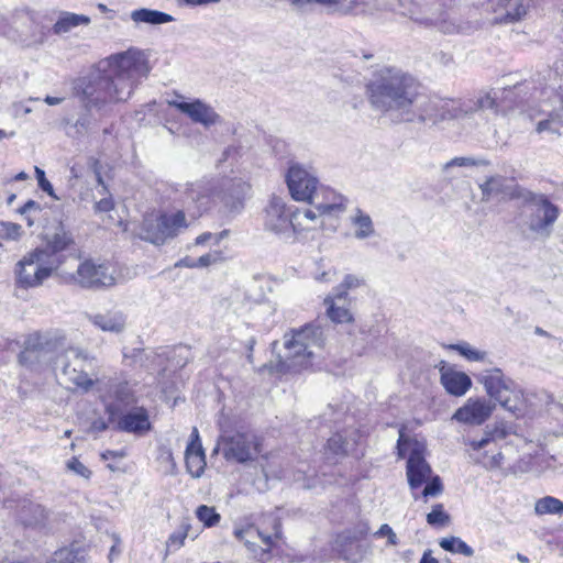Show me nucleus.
<instances>
[{
  "label": "nucleus",
  "mask_w": 563,
  "mask_h": 563,
  "mask_svg": "<svg viewBox=\"0 0 563 563\" xmlns=\"http://www.w3.org/2000/svg\"><path fill=\"white\" fill-rule=\"evenodd\" d=\"M150 71L146 53L132 47L101 59L86 76L79 77L74 89L85 112L75 123L77 130H90L99 121L96 114L103 117L112 104L129 100Z\"/></svg>",
  "instance_id": "1"
},
{
  "label": "nucleus",
  "mask_w": 563,
  "mask_h": 563,
  "mask_svg": "<svg viewBox=\"0 0 563 563\" xmlns=\"http://www.w3.org/2000/svg\"><path fill=\"white\" fill-rule=\"evenodd\" d=\"M496 93L492 90L479 91L466 99H441L429 97L417 90L410 114H406L402 122H419L427 125H438L448 120H456L464 125L473 126L476 118H482L486 110L498 112Z\"/></svg>",
  "instance_id": "2"
},
{
  "label": "nucleus",
  "mask_w": 563,
  "mask_h": 563,
  "mask_svg": "<svg viewBox=\"0 0 563 563\" xmlns=\"http://www.w3.org/2000/svg\"><path fill=\"white\" fill-rule=\"evenodd\" d=\"M419 88L415 78L399 68L384 66L373 73L366 84L369 104L376 111L404 121Z\"/></svg>",
  "instance_id": "3"
},
{
  "label": "nucleus",
  "mask_w": 563,
  "mask_h": 563,
  "mask_svg": "<svg viewBox=\"0 0 563 563\" xmlns=\"http://www.w3.org/2000/svg\"><path fill=\"white\" fill-rule=\"evenodd\" d=\"M250 189V185L241 178L200 179L179 185L175 199L192 217L201 214L216 200H220L230 212L235 213L243 209Z\"/></svg>",
  "instance_id": "4"
},
{
  "label": "nucleus",
  "mask_w": 563,
  "mask_h": 563,
  "mask_svg": "<svg viewBox=\"0 0 563 563\" xmlns=\"http://www.w3.org/2000/svg\"><path fill=\"white\" fill-rule=\"evenodd\" d=\"M284 339L285 352L279 361V372L284 373L310 367L324 343L322 329L312 324L291 330Z\"/></svg>",
  "instance_id": "5"
},
{
  "label": "nucleus",
  "mask_w": 563,
  "mask_h": 563,
  "mask_svg": "<svg viewBox=\"0 0 563 563\" xmlns=\"http://www.w3.org/2000/svg\"><path fill=\"white\" fill-rule=\"evenodd\" d=\"M522 205V223L533 234L548 238L552 233L560 210L543 194L527 190L520 199Z\"/></svg>",
  "instance_id": "6"
},
{
  "label": "nucleus",
  "mask_w": 563,
  "mask_h": 563,
  "mask_svg": "<svg viewBox=\"0 0 563 563\" xmlns=\"http://www.w3.org/2000/svg\"><path fill=\"white\" fill-rule=\"evenodd\" d=\"M63 343L60 338L47 334H30L19 354V363L32 372L42 373L55 367V360L59 355Z\"/></svg>",
  "instance_id": "7"
},
{
  "label": "nucleus",
  "mask_w": 563,
  "mask_h": 563,
  "mask_svg": "<svg viewBox=\"0 0 563 563\" xmlns=\"http://www.w3.org/2000/svg\"><path fill=\"white\" fill-rule=\"evenodd\" d=\"M57 269L46 253L34 249L14 266L15 287L25 290L41 287Z\"/></svg>",
  "instance_id": "8"
},
{
  "label": "nucleus",
  "mask_w": 563,
  "mask_h": 563,
  "mask_svg": "<svg viewBox=\"0 0 563 563\" xmlns=\"http://www.w3.org/2000/svg\"><path fill=\"white\" fill-rule=\"evenodd\" d=\"M478 379L484 385L487 394L498 401L503 408L515 415L522 412L525 407L523 395L510 378L505 377L501 369H486L481 373Z\"/></svg>",
  "instance_id": "9"
},
{
  "label": "nucleus",
  "mask_w": 563,
  "mask_h": 563,
  "mask_svg": "<svg viewBox=\"0 0 563 563\" xmlns=\"http://www.w3.org/2000/svg\"><path fill=\"white\" fill-rule=\"evenodd\" d=\"M71 280L85 289H106L124 283L126 278L117 265L85 260L71 275Z\"/></svg>",
  "instance_id": "10"
},
{
  "label": "nucleus",
  "mask_w": 563,
  "mask_h": 563,
  "mask_svg": "<svg viewBox=\"0 0 563 563\" xmlns=\"http://www.w3.org/2000/svg\"><path fill=\"white\" fill-rule=\"evenodd\" d=\"M177 189H179V186L174 189L172 199L175 206L180 209L173 214L163 213L157 217L145 218L140 233L142 240L161 245L168 239L175 238L180 229L187 227L185 218V211L187 210L175 199Z\"/></svg>",
  "instance_id": "11"
},
{
  "label": "nucleus",
  "mask_w": 563,
  "mask_h": 563,
  "mask_svg": "<svg viewBox=\"0 0 563 563\" xmlns=\"http://www.w3.org/2000/svg\"><path fill=\"white\" fill-rule=\"evenodd\" d=\"M264 228L284 239H292L295 234L309 230L294 213V207H288L284 199L273 197L264 210Z\"/></svg>",
  "instance_id": "12"
},
{
  "label": "nucleus",
  "mask_w": 563,
  "mask_h": 563,
  "mask_svg": "<svg viewBox=\"0 0 563 563\" xmlns=\"http://www.w3.org/2000/svg\"><path fill=\"white\" fill-rule=\"evenodd\" d=\"M221 452L229 462L245 463L260 453L257 437L251 431L224 432L218 440L213 452Z\"/></svg>",
  "instance_id": "13"
},
{
  "label": "nucleus",
  "mask_w": 563,
  "mask_h": 563,
  "mask_svg": "<svg viewBox=\"0 0 563 563\" xmlns=\"http://www.w3.org/2000/svg\"><path fill=\"white\" fill-rule=\"evenodd\" d=\"M397 450L399 457H405L408 453L407 478L410 488L416 489L427 483L432 470L423 455L424 445L416 440L406 439L400 431Z\"/></svg>",
  "instance_id": "14"
},
{
  "label": "nucleus",
  "mask_w": 563,
  "mask_h": 563,
  "mask_svg": "<svg viewBox=\"0 0 563 563\" xmlns=\"http://www.w3.org/2000/svg\"><path fill=\"white\" fill-rule=\"evenodd\" d=\"M86 361L87 355L82 351L78 349L64 350L62 346L60 353L55 360L54 368L60 369L66 382L87 391L93 386V380L85 372Z\"/></svg>",
  "instance_id": "15"
},
{
  "label": "nucleus",
  "mask_w": 563,
  "mask_h": 563,
  "mask_svg": "<svg viewBox=\"0 0 563 563\" xmlns=\"http://www.w3.org/2000/svg\"><path fill=\"white\" fill-rule=\"evenodd\" d=\"M286 181L291 197L297 201L305 202L311 198L314 189L319 185L314 173L299 164L289 167Z\"/></svg>",
  "instance_id": "16"
},
{
  "label": "nucleus",
  "mask_w": 563,
  "mask_h": 563,
  "mask_svg": "<svg viewBox=\"0 0 563 563\" xmlns=\"http://www.w3.org/2000/svg\"><path fill=\"white\" fill-rule=\"evenodd\" d=\"M482 191V201L488 202L494 197H500L501 199L519 200L527 192V188L521 187L514 181H509L508 178L501 175H492L487 177L482 184H479Z\"/></svg>",
  "instance_id": "17"
},
{
  "label": "nucleus",
  "mask_w": 563,
  "mask_h": 563,
  "mask_svg": "<svg viewBox=\"0 0 563 563\" xmlns=\"http://www.w3.org/2000/svg\"><path fill=\"white\" fill-rule=\"evenodd\" d=\"M102 398L106 402V412L109 415L110 422H114L121 407H128L136 401L129 383L118 379H111L107 383L106 394L102 395Z\"/></svg>",
  "instance_id": "18"
},
{
  "label": "nucleus",
  "mask_w": 563,
  "mask_h": 563,
  "mask_svg": "<svg viewBox=\"0 0 563 563\" xmlns=\"http://www.w3.org/2000/svg\"><path fill=\"white\" fill-rule=\"evenodd\" d=\"M235 537L243 541L251 554L262 563H269V552L273 547L272 536L264 534L258 528L249 526L234 531Z\"/></svg>",
  "instance_id": "19"
},
{
  "label": "nucleus",
  "mask_w": 563,
  "mask_h": 563,
  "mask_svg": "<svg viewBox=\"0 0 563 563\" xmlns=\"http://www.w3.org/2000/svg\"><path fill=\"white\" fill-rule=\"evenodd\" d=\"M495 406L485 398H468L466 402L459 408L453 419L465 424L479 426L484 423L492 415Z\"/></svg>",
  "instance_id": "20"
},
{
  "label": "nucleus",
  "mask_w": 563,
  "mask_h": 563,
  "mask_svg": "<svg viewBox=\"0 0 563 563\" xmlns=\"http://www.w3.org/2000/svg\"><path fill=\"white\" fill-rule=\"evenodd\" d=\"M170 107L176 108L181 113L186 114L192 122L199 123L206 128H209L219 122L220 115L214 111V109L201 101L200 99H195L191 102L168 100L167 101Z\"/></svg>",
  "instance_id": "21"
},
{
  "label": "nucleus",
  "mask_w": 563,
  "mask_h": 563,
  "mask_svg": "<svg viewBox=\"0 0 563 563\" xmlns=\"http://www.w3.org/2000/svg\"><path fill=\"white\" fill-rule=\"evenodd\" d=\"M495 24H514L520 22L528 14L530 0H494Z\"/></svg>",
  "instance_id": "22"
},
{
  "label": "nucleus",
  "mask_w": 563,
  "mask_h": 563,
  "mask_svg": "<svg viewBox=\"0 0 563 563\" xmlns=\"http://www.w3.org/2000/svg\"><path fill=\"white\" fill-rule=\"evenodd\" d=\"M319 214H339L345 209L344 198L327 186L318 185L308 201Z\"/></svg>",
  "instance_id": "23"
},
{
  "label": "nucleus",
  "mask_w": 563,
  "mask_h": 563,
  "mask_svg": "<svg viewBox=\"0 0 563 563\" xmlns=\"http://www.w3.org/2000/svg\"><path fill=\"white\" fill-rule=\"evenodd\" d=\"M114 422H117V430L134 434H144L152 427L148 412L144 407H135L125 413H119Z\"/></svg>",
  "instance_id": "24"
},
{
  "label": "nucleus",
  "mask_w": 563,
  "mask_h": 563,
  "mask_svg": "<svg viewBox=\"0 0 563 563\" xmlns=\"http://www.w3.org/2000/svg\"><path fill=\"white\" fill-rule=\"evenodd\" d=\"M90 323L99 330L111 333H122L125 330L126 317L122 311L108 310L100 313L87 314Z\"/></svg>",
  "instance_id": "25"
},
{
  "label": "nucleus",
  "mask_w": 563,
  "mask_h": 563,
  "mask_svg": "<svg viewBox=\"0 0 563 563\" xmlns=\"http://www.w3.org/2000/svg\"><path fill=\"white\" fill-rule=\"evenodd\" d=\"M327 314L335 323L351 322L353 316L349 308V298L345 291L333 292L324 299Z\"/></svg>",
  "instance_id": "26"
},
{
  "label": "nucleus",
  "mask_w": 563,
  "mask_h": 563,
  "mask_svg": "<svg viewBox=\"0 0 563 563\" xmlns=\"http://www.w3.org/2000/svg\"><path fill=\"white\" fill-rule=\"evenodd\" d=\"M71 243L73 238L70 233L66 232L63 229H59L54 234L47 238L45 245L35 249L46 253L51 257V261L54 262V265L57 268H59V266L63 263L59 253L66 250Z\"/></svg>",
  "instance_id": "27"
},
{
  "label": "nucleus",
  "mask_w": 563,
  "mask_h": 563,
  "mask_svg": "<svg viewBox=\"0 0 563 563\" xmlns=\"http://www.w3.org/2000/svg\"><path fill=\"white\" fill-rule=\"evenodd\" d=\"M441 384L453 396H463L472 386V380L463 372L453 368H441Z\"/></svg>",
  "instance_id": "28"
},
{
  "label": "nucleus",
  "mask_w": 563,
  "mask_h": 563,
  "mask_svg": "<svg viewBox=\"0 0 563 563\" xmlns=\"http://www.w3.org/2000/svg\"><path fill=\"white\" fill-rule=\"evenodd\" d=\"M18 518L24 526L36 527L45 522L47 512L42 505L24 499L18 507Z\"/></svg>",
  "instance_id": "29"
},
{
  "label": "nucleus",
  "mask_w": 563,
  "mask_h": 563,
  "mask_svg": "<svg viewBox=\"0 0 563 563\" xmlns=\"http://www.w3.org/2000/svg\"><path fill=\"white\" fill-rule=\"evenodd\" d=\"M334 549L340 556L349 563H361L368 553V548L361 544L357 540L340 541V536L334 540Z\"/></svg>",
  "instance_id": "30"
},
{
  "label": "nucleus",
  "mask_w": 563,
  "mask_h": 563,
  "mask_svg": "<svg viewBox=\"0 0 563 563\" xmlns=\"http://www.w3.org/2000/svg\"><path fill=\"white\" fill-rule=\"evenodd\" d=\"M428 21L444 34L464 33L470 29L468 23L462 22L453 11L441 12Z\"/></svg>",
  "instance_id": "31"
},
{
  "label": "nucleus",
  "mask_w": 563,
  "mask_h": 563,
  "mask_svg": "<svg viewBox=\"0 0 563 563\" xmlns=\"http://www.w3.org/2000/svg\"><path fill=\"white\" fill-rule=\"evenodd\" d=\"M350 224L353 228V235L357 240H365L375 234V227L371 216L358 208L350 216Z\"/></svg>",
  "instance_id": "32"
},
{
  "label": "nucleus",
  "mask_w": 563,
  "mask_h": 563,
  "mask_svg": "<svg viewBox=\"0 0 563 563\" xmlns=\"http://www.w3.org/2000/svg\"><path fill=\"white\" fill-rule=\"evenodd\" d=\"M131 20L136 23H145L151 25H158L164 23L173 22L175 19L173 15L152 9H136L131 12Z\"/></svg>",
  "instance_id": "33"
},
{
  "label": "nucleus",
  "mask_w": 563,
  "mask_h": 563,
  "mask_svg": "<svg viewBox=\"0 0 563 563\" xmlns=\"http://www.w3.org/2000/svg\"><path fill=\"white\" fill-rule=\"evenodd\" d=\"M89 23L90 18L85 14L62 12L53 25V32L57 35H62L79 25H88Z\"/></svg>",
  "instance_id": "34"
},
{
  "label": "nucleus",
  "mask_w": 563,
  "mask_h": 563,
  "mask_svg": "<svg viewBox=\"0 0 563 563\" xmlns=\"http://www.w3.org/2000/svg\"><path fill=\"white\" fill-rule=\"evenodd\" d=\"M185 462L188 473L192 477H200L206 467V456L202 448L187 445Z\"/></svg>",
  "instance_id": "35"
},
{
  "label": "nucleus",
  "mask_w": 563,
  "mask_h": 563,
  "mask_svg": "<svg viewBox=\"0 0 563 563\" xmlns=\"http://www.w3.org/2000/svg\"><path fill=\"white\" fill-rule=\"evenodd\" d=\"M534 512L539 516L561 515L563 514V501L553 496L542 497L536 501Z\"/></svg>",
  "instance_id": "36"
},
{
  "label": "nucleus",
  "mask_w": 563,
  "mask_h": 563,
  "mask_svg": "<svg viewBox=\"0 0 563 563\" xmlns=\"http://www.w3.org/2000/svg\"><path fill=\"white\" fill-rule=\"evenodd\" d=\"M439 544L443 550L452 553H460L465 556L474 555V550L457 537L443 538Z\"/></svg>",
  "instance_id": "37"
},
{
  "label": "nucleus",
  "mask_w": 563,
  "mask_h": 563,
  "mask_svg": "<svg viewBox=\"0 0 563 563\" xmlns=\"http://www.w3.org/2000/svg\"><path fill=\"white\" fill-rule=\"evenodd\" d=\"M196 516L208 528L217 526L221 519L216 508L207 505L199 506L196 510Z\"/></svg>",
  "instance_id": "38"
},
{
  "label": "nucleus",
  "mask_w": 563,
  "mask_h": 563,
  "mask_svg": "<svg viewBox=\"0 0 563 563\" xmlns=\"http://www.w3.org/2000/svg\"><path fill=\"white\" fill-rule=\"evenodd\" d=\"M369 526L366 521L357 522L353 528L346 529L339 533L340 541L345 542V540H357L365 538L369 533Z\"/></svg>",
  "instance_id": "39"
},
{
  "label": "nucleus",
  "mask_w": 563,
  "mask_h": 563,
  "mask_svg": "<svg viewBox=\"0 0 563 563\" xmlns=\"http://www.w3.org/2000/svg\"><path fill=\"white\" fill-rule=\"evenodd\" d=\"M450 515L444 511L442 504H437L427 515V522L432 527H444L450 523Z\"/></svg>",
  "instance_id": "40"
},
{
  "label": "nucleus",
  "mask_w": 563,
  "mask_h": 563,
  "mask_svg": "<svg viewBox=\"0 0 563 563\" xmlns=\"http://www.w3.org/2000/svg\"><path fill=\"white\" fill-rule=\"evenodd\" d=\"M489 162L483 158L454 157L443 166V172L449 173L453 167L487 166Z\"/></svg>",
  "instance_id": "41"
},
{
  "label": "nucleus",
  "mask_w": 563,
  "mask_h": 563,
  "mask_svg": "<svg viewBox=\"0 0 563 563\" xmlns=\"http://www.w3.org/2000/svg\"><path fill=\"white\" fill-rule=\"evenodd\" d=\"M349 442L343 438L342 434H333L327 443L325 453L333 455H345L347 453Z\"/></svg>",
  "instance_id": "42"
},
{
  "label": "nucleus",
  "mask_w": 563,
  "mask_h": 563,
  "mask_svg": "<svg viewBox=\"0 0 563 563\" xmlns=\"http://www.w3.org/2000/svg\"><path fill=\"white\" fill-rule=\"evenodd\" d=\"M451 350L457 351L462 356L468 361H483L486 357V352L478 351L471 346L468 343L451 344Z\"/></svg>",
  "instance_id": "43"
},
{
  "label": "nucleus",
  "mask_w": 563,
  "mask_h": 563,
  "mask_svg": "<svg viewBox=\"0 0 563 563\" xmlns=\"http://www.w3.org/2000/svg\"><path fill=\"white\" fill-rule=\"evenodd\" d=\"M474 461L486 470H495L501 467L504 455L501 452L489 454V451H487L482 456L474 457Z\"/></svg>",
  "instance_id": "44"
},
{
  "label": "nucleus",
  "mask_w": 563,
  "mask_h": 563,
  "mask_svg": "<svg viewBox=\"0 0 563 563\" xmlns=\"http://www.w3.org/2000/svg\"><path fill=\"white\" fill-rule=\"evenodd\" d=\"M22 227L18 223L0 221V238L9 241H16L22 236Z\"/></svg>",
  "instance_id": "45"
},
{
  "label": "nucleus",
  "mask_w": 563,
  "mask_h": 563,
  "mask_svg": "<svg viewBox=\"0 0 563 563\" xmlns=\"http://www.w3.org/2000/svg\"><path fill=\"white\" fill-rule=\"evenodd\" d=\"M47 563H85L84 556L67 549L58 550Z\"/></svg>",
  "instance_id": "46"
},
{
  "label": "nucleus",
  "mask_w": 563,
  "mask_h": 563,
  "mask_svg": "<svg viewBox=\"0 0 563 563\" xmlns=\"http://www.w3.org/2000/svg\"><path fill=\"white\" fill-rule=\"evenodd\" d=\"M188 529L189 525L184 522L178 530H176L169 536L167 545L179 549L184 544L185 539L187 538Z\"/></svg>",
  "instance_id": "47"
},
{
  "label": "nucleus",
  "mask_w": 563,
  "mask_h": 563,
  "mask_svg": "<svg viewBox=\"0 0 563 563\" xmlns=\"http://www.w3.org/2000/svg\"><path fill=\"white\" fill-rule=\"evenodd\" d=\"M66 467L68 471L73 472L86 479L90 478V476H91V471L86 465H84L77 457L70 459L66 463Z\"/></svg>",
  "instance_id": "48"
},
{
  "label": "nucleus",
  "mask_w": 563,
  "mask_h": 563,
  "mask_svg": "<svg viewBox=\"0 0 563 563\" xmlns=\"http://www.w3.org/2000/svg\"><path fill=\"white\" fill-rule=\"evenodd\" d=\"M363 284V280L354 275H346L343 282L338 286L333 292L345 291V297L347 298V290L360 287Z\"/></svg>",
  "instance_id": "49"
},
{
  "label": "nucleus",
  "mask_w": 563,
  "mask_h": 563,
  "mask_svg": "<svg viewBox=\"0 0 563 563\" xmlns=\"http://www.w3.org/2000/svg\"><path fill=\"white\" fill-rule=\"evenodd\" d=\"M374 537L376 538H387V545L395 547L398 544V538L396 533L394 532L393 528L384 523L379 527V529L374 533Z\"/></svg>",
  "instance_id": "50"
},
{
  "label": "nucleus",
  "mask_w": 563,
  "mask_h": 563,
  "mask_svg": "<svg viewBox=\"0 0 563 563\" xmlns=\"http://www.w3.org/2000/svg\"><path fill=\"white\" fill-rule=\"evenodd\" d=\"M442 490H443V486H442L441 478L438 475H435L431 478V481L429 483H427L424 489L422 490V496L423 497L437 496V495L441 494Z\"/></svg>",
  "instance_id": "51"
},
{
  "label": "nucleus",
  "mask_w": 563,
  "mask_h": 563,
  "mask_svg": "<svg viewBox=\"0 0 563 563\" xmlns=\"http://www.w3.org/2000/svg\"><path fill=\"white\" fill-rule=\"evenodd\" d=\"M222 239V233L213 234L211 232H205L198 235L195 240V245H205L207 243H211L213 245H218Z\"/></svg>",
  "instance_id": "52"
},
{
  "label": "nucleus",
  "mask_w": 563,
  "mask_h": 563,
  "mask_svg": "<svg viewBox=\"0 0 563 563\" xmlns=\"http://www.w3.org/2000/svg\"><path fill=\"white\" fill-rule=\"evenodd\" d=\"M35 174L38 181L40 188L45 191L49 196H54V189L52 184L46 179L45 173L43 169L35 167Z\"/></svg>",
  "instance_id": "53"
},
{
  "label": "nucleus",
  "mask_w": 563,
  "mask_h": 563,
  "mask_svg": "<svg viewBox=\"0 0 563 563\" xmlns=\"http://www.w3.org/2000/svg\"><path fill=\"white\" fill-rule=\"evenodd\" d=\"M294 213L298 214L299 221H301L305 225H307L305 222L307 220L314 221L318 217H321L322 214H319V212L314 209H303L300 210L297 207H294Z\"/></svg>",
  "instance_id": "54"
},
{
  "label": "nucleus",
  "mask_w": 563,
  "mask_h": 563,
  "mask_svg": "<svg viewBox=\"0 0 563 563\" xmlns=\"http://www.w3.org/2000/svg\"><path fill=\"white\" fill-rule=\"evenodd\" d=\"M220 260V254L218 252L207 253L197 258L198 267H208L213 263H217Z\"/></svg>",
  "instance_id": "55"
},
{
  "label": "nucleus",
  "mask_w": 563,
  "mask_h": 563,
  "mask_svg": "<svg viewBox=\"0 0 563 563\" xmlns=\"http://www.w3.org/2000/svg\"><path fill=\"white\" fill-rule=\"evenodd\" d=\"M536 132L539 134L543 133V132H550V133L556 134L559 136L561 135L560 129L544 119L537 123Z\"/></svg>",
  "instance_id": "56"
},
{
  "label": "nucleus",
  "mask_w": 563,
  "mask_h": 563,
  "mask_svg": "<svg viewBox=\"0 0 563 563\" xmlns=\"http://www.w3.org/2000/svg\"><path fill=\"white\" fill-rule=\"evenodd\" d=\"M114 207L113 200L111 197L102 198L95 203L96 212H108L112 210Z\"/></svg>",
  "instance_id": "57"
},
{
  "label": "nucleus",
  "mask_w": 563,
  "mask_h": 563,
  "mask_svg": "<svg viewBox=\"0 0 563 563\" xmlns=\"http://www.w3.org/2000/svg\"><path fill=\"white\" fill-rule=\"evenodd\" d=\"M492 440H493L492 437L486 435V437L482 438L481 440L468 441V445L473 451L478 452L482 449L487 448L490 444Z\"/></svg>",
  "instance_id": "58"
},
{
  "label": "nucleus",
  "mask_w": 563,
  "mask_h": 563,
  "mask_svg": "<svg viewBox=\"0 0 563 563\" xmlns=\"http://www.w3.org/2000/svg\"><path fill=\"white\" fill-rule=\"evenodd\" d=\"M32 211H36V212H40L41 211V206L38 202L34 201V200H27L20 209H19V212L21 214H27Z\"/></svg>",
  "instance_id": "59"
},
{
  "label": "nucleus",
  "mask_w": 563,
  "mask_h": 563,
  "mask_svg": "<svg viewBox=\"0 0 563 563\" xmlns=\"http://www.w3.org/2000/svg\"><path fill=\"white\" fill-rule=\"evenodd\" d=\"M107 429H108V422L102 418H98V419L93 420L90 426V430L96 433L103 432Z\"/></svg>",
  "instance_id": "60"
},
{
  "label": "nucleus",
  "mask_w": 563,
  "mask_h": 563,
  "mask_svg": "<svg viewBox=\"0 0 563 563\" xmlns=\"http://www.w3.org/2000/svg\"><path fill=\"white\" fill-rule=\"evenodd\" d=\"M175 267L196 268L198 267L197 260L190 256H185L175 264Z\"/></svg>",
  "instance_id": "61"
},
{
  "label": "nucleus",
  "mask_w": 563,
  "mask_h": 563,
  "mask_svg": "<svg viewBox=\"0 0 563 563\" xmlns=\"http://www.w3.org/2000/svg\"><path fill=\"white\" fill-rule=\"evenodd\" d=\"M549 122H551L553 125L558 126L559 129L563 125V118L561 114L556 112H550L547 117Z\"/></svg>",
  "instance_id": "62"
},
{
  "label": "nucleus",
  "mask_w": 563,
  "mask_h": 563,
  "mask_svg": "<svg viewBox=\"0 0 563 563\" xmlns=\"http://www.w3.org/2000/svg\"><path fill=\"white\" fill-rule=\"evenodd\" d=\"M124 456H125V453L123 451L108 450L101 454L102 460L123 459Z\"/></svg>",
  "instance_id": "63"
},
{
  "label": "nucleus",
  "mask_w": 563,
  "mask_h": 563,
  "mask_svg": "<svg viewBox=\"0 0 563 563\" xmlns=\"http://www.w3.org/2000/svg\"><path fill=\"white\" fill-rule=\"evenodd\" d=\"M419 563H439V561L431 555V550L423 552Z\"/></svg>",
  "instance_id": "64"
}]
</instances>
